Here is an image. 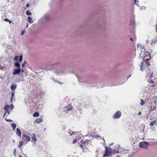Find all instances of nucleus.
<instances>
[{
    "label": "nucleus",
    "mask_w": 157,
    "mask_h": 157,
    "mask_svg": "<svg viewBox=\"0 0 157 157\" xmlns=\"http://www.w3.org/2000/svg\"><path fill=\"white\" fill-rule=\"evenodd\" d=\"M33 136L32 137V142L36 141V136L34 134H33Z\"/></svg>",
    "instance_id": "nucleus-19"
},
{
    "label": "nucleus",
    "mask_w": 157,
    "mask_h": 157,
    "mask_svg": "<svg viewBox=\"0 0 157 157\" xmlns=\"http://www.w3.org/2000/svg\"><path fill=\"white\" fill-rule=\"evenodd\" d=\"M134 3L135 4H136V0H134Z\"/></svg>",
    "instance_id": "nucleus-46"
},
{
    "label": "nucleus",
    "mask_w": 157,
    "mask_h": 157,
    "mask_svg": "<svg viewBox=\"0 0 157 157\" xmlns=\"http://www.w3.org/2000/svg\"><path fill=\"white\" fill-rule=\"evenodd\" d=\"M11 125L13 128V130H15L16 127V124H15L13 123L11 124Z\"/></svg>",
    "instance_id": "nucleus-24"
},
{
    "label": "nucleus",
    "mask_w": 157,
    "mask_h": 157,
    "mask_svg": "<svg viewBox=\"0 0 157 157\" xmlns=\"http://www.w3.org/2000/svg\"><path fill=\"white\" fill-rule=\"evenodd\" d=\"M147 73L150 78H151L152 77L153 72L150 69L147 70Z\"/></svg>",
    "instance_id": "nucleus-12"
},
{
    "label": "nucleus",
    "mask_w": 157,
    "mask_h": 157,
    "mask_svg": "<svg viewBox=\"0 0 157 157\" xmlns=\"http://www.w3.org/2000/svg\"><path fill=\"white\" fill-rule=\"evenodd\" d=\"M156 121L155 120L153 121H151L150 124V126H153L156 123Z\"/></svg>",
    "instance_id": "nucleus-25"
},
{
    "label": "nucleus",
    "mask_w": 157,
    "mask_h": 157,
    "mask_svg": "<svg viewBox=\"0 0 157 157\" xmlns=\"http://www.w3.org/2000/svg\"><path fill=\"white\" fill-rule=\"evenodd\" d=\"M156 32L157 33V24L156 25V28H155Z\"/></svg>",
    "instance_id": "nucleus-40"
},
{
    "label": "nucleus",
    "mask_w": 157,
    "mask_h": 157,
    "mask_svg": "<svg viewBox=\"0 0 157 157\" xmlns=\"http://www.w3.org/2000/svg\"><path fill=\"white\" fill-rule=\"evenodd\" d=\"M141 114V113L140 112H139L138 113V115H140Z\"/></svg>",
    "instance_id": "nucleus-41"
},
{
    "label": "nucleus",
    "mask_w": 157,
    "mask_h": 157,
    "mask_svg": "<svg viewBox=\"0 0 157 157\" xmlns=\"http://www.w3.org/2000/svg\"><path fill=\"white\" fill-rule=\"evenodd\" d=\"M4 20L6 22H8L9 21V20L7 18L5 19Z\"/></svg>",
    "instance_id": "nucleus-38"
},
{
    "label": "nucleus",
    "mask_w": 157,
    "mask_h": 157,
    "mask_svg": "<svg viewBox=\"0 0 157 157\" xmlns=\"http://www.w3.org/2000/svg\"><path fill=\"white\" fill-rule=\"evenodd\" d=\"M25 30H23V31H22L21 32V35H22L24 34L25 33Z\"/></svg>",
    "instance_id": "nucleus-33"
},
{
    "label": "nucleus",
    "mask_w": 157,
    "mask_h": 157,
    "mask_svg": "<svg viewBox=\"0 0 157 157\" xmlns=\"http://www.w3.org/2000/svg\"><path fill=\"white\" fill-rule=\"evenodd\" d=\"M16 134L20 136V137L21 136V132L20 129L18 128H17L16 129Z\"/></svg>",
    "instance_id": "nucleus-14"
},
{
    "label": "nucleus",
    "mask_w": 157,
    "mask_h": 157,
    "mask_svg": "<svg viewBox=\"0 0 157 157\" xmlns=\"http://www.w3.org/2000/svg\"><path fill=\"white\" fill-rule=\"evenodd\" d=\"M14 64L15 66L17 67H18V68H20V65L18 62H16L14 63Z\"/></svg>",
    "instance_id": "nucleus-26"
},
{
    "label": "nucleus",
    "mask_w": 157,
    "mask_h": 157,
    "mask_svg": "<svg viewBox=\"0 0 157 157\" xmlns=\"http://www.w3.org/2000/svg\"><path fill=\"white\" fill-rule=\"evenodd\" d=\"M73 108V106L71 104H69L67 106H65L63 108V112L65 113H67L68 111L72 110Z\"/></svg>",
    "instance_id": "nucleus-3"
},
{
    "label": "nucleus",
    "mask_w": 157,
    "mask_h": 157,
    "mask_svg": "<svg viewBox=\"0 0 157 157\" xmlns=\"http://www.w3.org/2000/svg\"><path fill=\"white\" fill-rule=\"evenodd\" d=\"M22 67H24L25 66L24 64L22 63Z\"/></svg>",
    "instance_id": "nucleus-44"
},
{
    "label": "nucleus",
    "mask_w": 157,
    "mask_h": 157,
    "mask_svg": "<svg viewBox=\"0 0 157 157\" xmlns=\"http://www.w3.org/2000/svg\"><path fill=\"white\" fill-rule=\"evenodd\" d=\"M10 107V106L6 105L5 106V111H6V112L8 113L9 114L10 113L9 111V108Z\"/></svg>",
    "instance_id": "nucleus-18"
},
{
    "label": "nucleus",
    "mask_w": 157,
    "mask_h": 157,
    "mask_svg": "<svg viewBox=\"0 0 157 157\" xmlns=\"http://www.w3.org/2000/svg\"><path fill=\"white\" fill-rule=\"evenodd\" d=\"M43 119L42 118H39V119H36L35 120V122L36 123H39L42 122Z\"/></svg>",
    "instance_id": "nucleus-17"
},
{
    "label": "nucleus",
    "mask_w": 157,
    "mask_h": 157,
    "mask_svg": "<svg viewBox=\"0 0 157 157\" xmlns=\"http://www.w3.org/2000/svg\"><path fill=\"white\" fill-rule=\"evenodd\" d=\"M131 76V75H129V76L127 78H129L130 76Z\"/></svg>",
    "instance_id": "nucleus-49"
},
{
    "label": "nucleus",
    "mask_w": 157,
    "mask_h": 157,
    "mask_svg": "<svg viewBox=\"0 0 157 157\" xmlns=\"http://www.w3.org/2000/svg\"><path fill=\"white\" fill-rule=\"evenodd\" d=\"M14 94H15L14 92H12L11 97V99H10V101H11V102H12V101L13 98L14 97Z\"/></svg>",
    "instance_id": "nucleus-27"
},
{
    "label": "nucleus",
    "mask_w": 157,
    "mask_h": 157,
    "mask_svg": "<svg viewBox=\"0 0 157 157\" xmlns=\"http://www.w3.org/2000/svg\"><path fill=\"white\" fill-rule=\"evenodd\" d=\"M146 54H147L146 55H145V56L143 57V60L145 61H148L150 60L151 58V52H147L146 53Z\"/></svg>",
    "instance_id": "nucleus-4"
},
{
    "label": "nucleus",
    "mask_w": 157,
    "mask_h": 157,
    "mask_svg": "<svg viewBox=\"0 0 157 157\" xmlns=\"http://www.w3.org/2000/svg\"><path fill=\"white\" fill-rule=\"evenodd\" d=\"M89 142V140H86L85 141H84L83 140H82L81 141V143L82 144H85L86 145H87V144Z\"/></svg>",
    "instance_id": "nucleus-16"
},
{
    "label": "nucleus",
    "mask_w": 157,
    "mask_h": 157,
    "mask_svg": "<svg viewBox=\"0 0 157 157\" xmlns=\"http://www.w3.org/2000/svg\"><path fill=\"white\" fill-rule=\"evenodd\" d=\"M21 71H22V73H24V70H21Z\"/></svg>",
    "instance_id": "nucleus-47"
},
{
    "label": "nucleus",
    "mask_w": 157,
    "mask_h": 157,
    "mask_svg": "<svg viewBox=\"0 0 157 157\" xmlns=\"http://www.w3.org/2000/svg\"><path fill=\"white\" fill-rule=\"evenodd\" d=\"M33 116L34 117H38L39 116V113L38 112H35L33 114Z\"/></svg>",
    "instance_id": "nucleus-23"
},
{
    "label": "nucleus",
    "mask_w": 157,
    "mask_h": 157,
    "mask_svg": "<svg viewBox=\"0 0 157 157\" xmlns=\"http://www.w3.org/2000/svg\"><path fill=\"white\" fill-rule=\"evenodd\" d=\"M21 71L20 68H18V69H14L13 70V75H14L19 74Z\"/></svg>",
    "instance_id": "nucleus-9"
},
{
    "label": "nucleus",
    "mask_w": 157,
    "mask_h": 157,
    "mask_svg": "<svg viewBox=\"0 0 157 157\" xmlns=\"http://www.w3.org/2000/svg\"><path fill=\"white\" fill-rule=\"evenodd\" d=\"M23 141H21L19 142V145H18V147L20 148H21L23 144Z\"/></svg>",
    "instance_id": "nucleus-22"
},
{
    "label": "nucleus",
    "mask_w": 157,
    "mask_h": 157,
    "mask_svg": "<svg viewBox=\"0 0 157 157\" xmlns=\"http://www.w3.org/2000/svg\"><path fill=\"white\" fill-rule=\"evenodd\" d=\"M137 50L142 51H144V49H145L144 47L141 45L140 44H138L137 45Z\"/></svg>",
    "instance_id": "nucleus-10"
},
{
    "label": "nucleus",
    "mask_w": 157,
    "mask_h": 157,
    "mask_svg": "<svg viewBox=\"0 0 157 157\" xmlns=\"http://www.w3.org/2000/svg\"><path fill=\"white\" fill-rule=\"evenodd\" d=\"M140 101H141V102H140V104L141 105H143L145 104V102L144 100H143L142 99H141Z\"/></svg>",
    "instance_id": "nucleus-28"
},
{
    "label": "nucleus",
    "mask_w": 157,
    "mask_h": 157,
    "mask_svg": "<svg viewBox=\"0 0 157 157\" xmlns=\"http://www.w3.org/2000/svg\"><path fill=\"white\" fill-rule=\"evenodd\" d=\"M19 157H22L21 155H20Z\"/></svg>",
    "instance_id": "nucleus-51"
},
{
    "label": "nucleus",
    "mask_w": 157,
    "mask_h": 157,
    "mask_svg": "<svg viewBox=\"0 0 157 157\" xmlns=\"http://www.w3.org/2000/svg\"><path fill=\"white\" fill-rule=\"evenodd\" d=\"M26 6L27 7H28L29 6V4L27 3L26 5Z\"/></svg>",
    "instance_id": "nucleus-39"
},
{
    "label": "nucleus",
    "mask_w": 157,
    "mask_h": 157,
    "mask_svg": "<svg viewBox=\"0 0 157 157\" xmlns=\"http://www.w3.org/2000/svg\"><path fill=\"white\" fill-rule=\"evenodd\" d=\"M105 154L103 155V157H105L106 156H110V155L112 154V148L110 147H108L105 146Z\"/></svg>",
    "instance_id": "nucleus-2"
},
{
    "label": "nucleus",
    "mask_w": 157,
    "mask_h": 157,
    "mask_svg": "<svg viewBox=\"0 0 157 157\" xmlns=\"http://www.w3.org/2000/svg\"><path fill=\"white\" fill-rule=\"evenodd\" d=\"M17 85L15 84L14 85H12L10 86L11 90L12 91H14L17 88Z\"/></svg>",
    "instance_id": "nucleus-15"
},
{
    "label": "nucleus",
    "mask_w": 157,
    "mask_h": 157,
    "mask_svg": "<svg viewBox=\"0 0 157 157\" xmlns=\"http://www.w3.org/2000/svg\"><path fill=\"white\" fill-rule=\"evenodd\" d=\"M86 145L85 144H82L79 145L80 147L82 148L83 151L87 152L88 150Z\"/></svg>",
    "instance_id": "nucleus-7"
},
{
    "label": "nucleus",
    "mask_w": 157,
    "mask_h": 157,
    "mask_svg": "<svg viewBox=\"0 0 157 157\" xmlns=\"http://www.w3.org/2000/svg\"><path fill=\"white\" fill-rule=\"evenodd\" d=\"M147 52H150L148 51L147 49H144V51H142L140 53V56L141 57H143L145 56V55H146L147 54H146V53Z\"/></svg>",
    "instance_id": "nucleus-8"
},
{
    "label": "nucleus",
    "mask_w": 157,
    "mask_h": 157,
    "mask_svg": "<svg viewBox=\"0 0 157 157\" xmlns=\"http://www.w3.org/2000/svg\"><path fill=\"white\" fill-rule=\"evenodd\" d=\"M69 133L70 136L73 135L74 134V132H72L71 133L70 132H69Z\"/></svg>",
    "instance_id": "nucleus-35"
},
{
    "label": "nucleus",
    "mask_w": 157,
    "mask_h": 157,
    "mask_svg": "<svg viewBox=\"0 0 157 157\" xmlns=\"http://www.w3.org/2000/svg\"><path fill=\"white\" fill-rule=\"evenodd\" d=\"M8 22L9 23H12V21L9 20V21Z\"/></svg>",
    "instance_id": "nucleus-43"
},
{
    "label": "nucleus",
    "mask_w": 157,
    "mask_h": 157,
    "mask_svg": "<svg viewBox=\"0 0 157 157\" xmlns=\"http://www.w3.org/2000/svg\"><path fill=\"white\" fill-rule=\"evenodd\" d=\"M28 24H27V25L26 28H27V27H28Z\"/></svg>",
    "instance_id": "nucleus-50"
},
{
    "label": "nucleus",
    "mask_w": 157,
    "mask_h": 157,
    "mask_svg": "<svg viewBox=\"0 0 157 157\" xmlns=\"http://www.w3.org/2000/svg\"><path fill=\"white\" fill-rule=\"evenodd\" d=\"M132 26L133 27L134 26V24H132Z\"/></svg>",
    "instance_id": "nucleus-48"
},
{
    "label": "nucleus",
    "mask_w": 157,
    "mask_h": 157,
    "mask_svg": "<svg viewBox=\"0 0 157 157\" xmlns=\"http://www.w3.org/2000/svg\"><path fill=\"white\" fill-rule=\"evenodd\" d=\"M6 120L7 121H10V122H12V121L10 119H6Z\"/></svg>",
    "instance_id": "nucleus-34"
},
{
    "label": "nucleus",
    "mask_w": 157,
    "mask_h": 157,
    "mask_svg": "<svg viewBox=\"0 0 157 157\" xmlns=\"http://www.w3.org/2000/svg\"><path fill=\"white\" fill-rule=\"evenodd\" d=\"M149 82L151 85H150V86L153 87H157V82H155L154 81L152 80H150Z\"/></svg>",
    "instance_id": "nucleus-11"
},
{
    "label": "nucleus",
    "mask_w": 157,
    "mask_h": 157,
    "mask_svg": "<svg viewBox=\"0 0 157 157\" xmlns=\"http://www.w3.org/2000/svg\"><path fill=\"white\" fill-rule=\"evenodd\" d=\"M28 21L29 23H32L33 22V21L32 18L30 17H28Z\"/></svg>",
    "instance_id": "nucleus-20"
},
{
    "label": "nucleus",
    "mask_w": 157,
    "mask_h": 157,
    "mask_svg": "<svg viewBox=\"0 0 157 157\" xmlns=\"http://www.w3.org/2000/svg\"><path fill=\"white\" fill-rule=\"evenodd\" d=\"M150 65V63L148 61H145L143 60L141 62V65L140 66V70L143 71Z\"/></svg>",
    "instance_id": "nucleus-1"
},
{
    "label": "nucleus",
    "mask_w": 157,
    "mask_h": 157,
    "mask_svg": "<svg viewBox=\"0 0 157 157\" xmlns=\"http://www.w3.org/2000/svg\"><path fill=\"white\" fill-rule=\"evenodd\" d=\"M155 107H154L152 109H151V110H149V112H150L152 111H153V110H155Z\"/></svg>",
    "instance_id": "nucleus-36"
},
{
    "label": "nucleus",
    "mask_w": 157,
    "mask_h": 157,
    "mask_svg": "<svg viewBox=\"0 0 157 157\" xmlns=\"http://www.w3.org/2000/svg\"><path fill=\"white\" fill-rule=\"evenodd\" d=\"M13 152H14V153H15V152H16V150H15V149L14 150V151H13Z\"/></svg>",
    "instance_id": "nucleus-45"
},
{
    "label": "nucleus",
    "mask_w": 157,
    "mask_h": 157,
    "mask_svg": "<svg viewBox=\"0 0 157 157\" xmlns=\"http://www.w3.org/2000/svg\"><path fill=\"white\" fill-rule=\"evenodd\" d=\"M148 146V144L146 141H142L139 143V146L140 147L145 148L147 147Z\"/></svg>",
    "instance_id": "nucleus-6"
},
{
    "label": "nucleus",
    "mask_w": 157,
    "mask_h": 157,
    "mask_svg": "<svg viewBox=\"0 0 157 157\" xmlns=\"http://www.w3.org/2000/svg\"><path fill=\"white\" fill-rule=\"evenodd\" d=\"M26 14L28 15H31L32 14V13L31 12H29V10H28L26 12Z\"/></svg>",
    "instance_id": "nucleus-30"
},
{
    "label": "nucleus",
    "mask_w": 157,
    "mask_h": 157,
    "mask_svg": "<svg viewBox=\"0 0 157 157\" xmlns=\"http://www.w3.org/2000/svg\"><path fill=\"white\" fill-rule=\"evenodd\" d=\"M23 135L24 137L23 140H26L27 141H29L30 140L31 138L29 136L27 135H25L24 134H23Z\"/></svg>",
    "instance_id": "nucleus-13"
},
{
    "label": "nucleus",
    "mask_w": 157,
    "mask_h": 157,
    "mask_svg": "<svg viewBox=\"0 0 157 157\" xmlns=\"http://www.w3.org/2000/svg\"><path fill=\"white\" fill-rule=\"evenodd\" d=\"M26 63H27L25 61L24 62H23V63L25 64H26Z\"/></svg>",
    "instance_id": "nucleus-42"
},
{
    "label": "nucleus",
    "mask_w": 157,
    "mask_h": 157,
    "mask_svg": "<svg viewBox=\"0 0 157 157\" xmlns=\"http://www.w3.org/2000/svg\"><path fill=\"white\" fill-rule=\"evenodd\" d=\"M77 142V140L76 139H74L73 141V144H75Z\"/></svg>",
    "instance_id": "nucleus-32"
},
{
    "label": "nucleus",
    "mask_w": 157,
    "mask_h": 157,
    "mask_svg": "<svg viewBox=\"0 0 157 157\" xmlns=\"http://www.w3.org/2000/svg\"><path fill=\"white\" fill-rule=\"evenodd\" d=\"M19 61L21 62L22 60V55H21L19 57Z\"/></svg>",
    "instance_id": "nucleus-31"
},
{
    "label": "nucleus",
    "mask_w": 157,
    "mask_h": 157,
    "mask_svg": "<svg viewBox=\"0 0 157 157\" xmlns=\"http://www.w3.org/2000/svg\"><path fill=\"white\" fill-rule=\"evenodd\" d=\"M130 39H131V40L132 39V38L131 37H130Z\"/></svg>",
    "instance_id": "nucleus-52"
},
{
    "label": "nucleus",
    "mask_w": 157,
    "mask_h": 157,
    "mask_svg": "<svg viewBox=\"0 0 157 157\" xmlns=\"http://www.w3.org/2000/svg\"><path fill=\"white\" fill-rule=\"evenodd\" d=\"M156 40H154V41L153 42L151 43V44H155L156 43Z\"/></svg>",
    "instance_id": "nucleus-37"
},
{
    "label": "nucleus",
    "mask_w": 157,
    "mask_h": 157,
    "mask_svg": "<svg viewBox=\"0 0 157 157\" xmlns=\"http://www.w3.org/2000/svg\"><path fill=\"white\" fill-rule=\"evenodd\" d=\"M112 154H114L116 153H118L119 152V150L118 149H113L112 150Z\"/></svg>",
    "instance_id": "nucleus-21"
},
{
    "label": "nucleus",
    "mask_w": 157,
    "mask_h": 157,
    "mask_svg": "<svg viewBox=\"0 0 157 157\" xmlns=\"http://www.w3.org/2000/svg\"><path fill=\"white\" fill-rule=\"evenodd\" d=\"M18 56H16L13 59L14 60L16 61H18Z\"/></svg>",
    "instance_id": "nucleus-29"
},
{
    "label": "nucleus",
    "mask_w": 157,
    "mask_h": 157,
    "mask_svg": "<svg viewBox=\"0 0 157 157\" xmlns=\"http://www.w3.org/2000/svg\"><path fill=\"white\" fill-rule=\"evenodd\" d=\"M121 116V113L120 111H117L113 116V118L114 119L119 118Z\"/></svg>",
    "instance_id": "nucleus-5"
}]
</instances>
